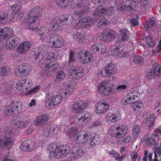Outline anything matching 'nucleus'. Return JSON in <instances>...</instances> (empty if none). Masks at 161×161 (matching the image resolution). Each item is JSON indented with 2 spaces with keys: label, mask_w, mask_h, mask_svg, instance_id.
Returning a JSON list of instances; mask_svg holds the SVG:
<instances>
[{
  "label": "nucleus",
  "mask_w": 161,
  "mask_h": 161,
  "mask_svg": "<svg viewBox=\"0 0 161 161\" xmlns=\"http://www.w3.org/2000/svg\"><path fill=\"white\" fill-rule=\"evenodd\" d=\"M13 138L10 137H5L3 139L0 138V146L9 149L13 145Z\"/></svg>",
  "instance_id": "obj_29"
},
{
  "label": "nucleus",
  "mask_w": 161,
  "mask_h": 161,
  "mask_svg": "<svg viewBox=\"0 0 161 161\" xmlns=\"http://www.w3.org/2000/svg\"><path fill=\"white\" fill-rule=\"evenodd\" d=\"M116 32L112 29L107 28L103 30L100 36V40L104 42H109L114 39Z\"/></svg>",
  "instance_id": "obj_10"
},
{
  "label": "nucleus",
  "mask_w": 161,
  "mask_h": 161,
  "mask_svg": "<svg viewBox=\"0 0 161 161\" xmlns=\"http://www.w3.org/2000/svg\"><path fill=\"white\" fill-rule=\"evenodd\" d=\"M48 116L46 114H41L37 116L34 121V124L37 126H41L46 124Z\"/></svg>",
  "instance_id": "obj_27"
},
{
  "label": "nucleus",
  "mask_w": 161,
  "mask_h": 161,
  "mask_svg": "<svg viewBox=\"0 0 161 161\" xmlns=\"http://www.w3.org/2000/svg\"><path fill=\"white\" fill-rule=\"evenodd\" d=\"M98 92L102 95L108 96L115 93L113 87L106 82H101L98 86Z\"/></svg>",
  "instance_id": "obj_20"
},
{
  "label": "nucleus",
  "mask_w": 161,
  "mask_h": 161,
  "mask_svg": "<svg viewBox=\"0 0 161 161\" xmlns=\"http://www.w3.org/2000/svg\"><path fill=\"white\" fill-rule=\"evenodd\" d=\"M31 46V44L30 42H24L18 46L17 49V52L20 54L25 53L30 50Z\"/></svg>",
  "instance_id": "obj_30"
},
{
  "label": "nucleus",
  "mask_w": 161,
  "mask_h": 161,
  "mask_svg": "<svg viewBox=\"0 0 161 161\" xmlns=\"http://www.w3.org/2000/svg\"><path fill=\"white\" fill-rule=\"evenodd\" d=\"M39 89L37 87L34 88L32 89L30 88L28 89L27 90L28 91L27 92L25 93V94H27L28 93L29 94H33L38 92L39 91Z\"/></svg>",
  "instance_id": "obj_59"
},
{
  "label": "nucleus",
  "mask_w": 161,
  "mask_h": 161,
  "mask_svg": "<svg viewBox=\"0 0 161 161\" xmlns=\"http://www.w3.org/2000/svg\"><path fill=\"white\" fill-rule=\"evenodd\" d=\"M48 58L45 59L43 64L44 67L47 69L52 68L53 66L55 65V60L57 59L56 55L53 53H50Z\"/></svg>",
  "instance_id": "obj_24"
},
{
  "label": "nucleus",
  "mask_w": 161,
  "mask_h": 161,
  "mask_svg": "<svg viewBox=\"0 0 161 161\" xmlns=\"http://www.w3.org/2000/svg\"><path fill=\"white\" fill-rule=\"evenodd\" d=\"M133 60L136 63L139 64L143 63L144 61L142 57L138 55H136L134 56Z\"/></svg>",
  "instance_id": "obj_56"
},
{
  "label": "nucleus",
  "mask_w": 161,
  "mask_h": 161,
  "mask_svg": "<svg viewBox=\"0 0 161 161\" xmlns=\"http://www.w3.org/2000/svg\"><path fill=\"white\" fill-rule=\"evenodd\" d=\"M78 58L79 61L83 64L90 63L93 59L92 54L86 50L80 51L78 53Z\"/></svg>",
  "instance_id": "obj_19"
},
{
  "label": "nucleus",
  "mask_w": 161,
  "mask_h": 161,
  "mask_svg": "<svg viewBox=\"0 0 161 161\" xmlns=\"http://www.w3.org/2000/svg\"><path fill=\"white\" fill-rule=\"evenodd\" d=\"M114 8L113 6L107 7L106 8H97L93 12V16L97 18H100L105 15L108 16L112 14L114 12Z\"/></svg>",
  "instance_id": "obj_18"
},
{
  "label": "nucleus",
  "mask_w": 161,
  "mask_h": 161,
  "mask_svg": "<svg viewBox=\"0 0 161 161\" xmlns=\"http://www.w3.org/2000/svg\"><path fill=\"white\" fill-rule=\"evenodd\" d=\"M45 31H41L38 33V35L40 39L42 41L46 40L47 38V33H48L47 28L46 29L44 30Z\"/></svg>",
  "instance_id": "obj_48"
},
{
  "label": "nucleus",
  "mask_w": 161,
  "mask_h": 161,
  "mask_svg": "<svg viewBox=\"0 0 161 161\" xmlns=\"http://www.w3.org/2000/svg\"><path fill=\"white\" fill-rule=\"evenodd\" d=\"M31 70V65L28 64H22L16 68L14 74L18 78H23L28 75Z\"/></svg>",
  "instance_id": "obj_7"
},
{
  "label": "nucleus",
  "mask_w": 161,
  "mask_h": 161,
  "mask_svg": "<svg viewBox=\"0 0 161 161\" xmlns=\"http://www.w3.org/2000/svg\"><path fill=\"white\" fill-rule=\"evenodd\" d=\"M21 104L20 103L17 102L12 103L5 108V114L8 116H11L18 114L21 111L19 108Z\"/></svg>",
  "instance_id": "obj_11"
},
{
  "label": "nucleus",
  "mask_w": 161,
  "mask_h": 161,
  "mask_svg": "<svg viewBox=\"0 0 161 161\" xmlns=\"http://www.w3.org/2000/svg\"><path fill=\"white\" fill-rule=\"evenodd\" d=\"M130 106L136 113H140L142 110L143 105L142 102L139 101L132 103Z\"/></svg>",
  "instance_id": "obj_34"
},
{
  "label": "nucleus",
  "mask_w": 161,
  "mask_h": 161,
  "mask_svg": "<svg viewBox=\"0 0 161 161\" xmlns=\"http://www.w3.org/2000/svg\"><path fill=\"white\" fill-rule=\"evenodd\" d=\"M92 115L89 112H85L83 115L79 114L77 116V119L80 122L86 123L91 119Z\"/></svg>",
  "instance_id": "obj_32"
},
{
  "label": "nucleus",
  "mask_w": 161,
  "mask_h": 161,
  "mask_svg": "<svg viewBox=\"0 0 161 161\" xmlns=\"http://www.w3.org/2000/svg\"><path fill=\"white\" fill-rule=\"evenodd\" d=\"M21 146L23 147V149L26 151H31L34 150L36 147L35 143L30 140L23 142Z\"/></svg>",
  "instance_id": "obj_31"
},
{
  "label": "nucleus",
  "mask_w": 161,
  "mask_h": 161,
  "mask_svg": "<svg viewBox=\"0 0 161 161\" xmlns=\"http://www.w3.org/2000/svg\"><path fill=\"white\" fill-rule=\"evenodd\" d=\"M119 34L121 36V40L122 42L127 41L129 37V32L126 29L120 30Z\"/></svg>",
  "instance_id": "obj_40"
},
{
  "label": "nucleus",
  "mask_w": 161,
  "mask_h": 161,
  "mask_svg": "<svg viewBox=\"0 0 161 161\" xmlns=\"http://www.w3.org/2000/svg\"><path fill=\"white\" fill-rule=\"evenodd\" d=\"M109 107V105L107 102H100L95 105V112L97 114L104 113L108 110Z\"/></svg>",
  "instance_id": "obj_26"
},
{
  "label": "nucleus",
  "mask_w": 161,
  "mask_h": 161,
  "mask_svg": "<svg viewBox=\"0 0 161 161\" xmlns=\"http://www.w3.org/2000/svg\"><path fill=\"white\" fill-rule=\"evenodd\" d=\"M73 89L69 85L65 84L60 92V93L65 97L69 96L73 92Z\"/></svg>",
  "instance_id": "obj_36"
},
{
  "label": "nucleus",
  "mask_w": 161,
  "mask_h": 161,
  "mask_svg": "<svg viewBox=\"0 0 161 161\" xmlns=\"http://www.w3.org/2000/svg\"><path fill=\"white\" fill-rule=\"evenodd\" d=\"M42 8L36 6L32 8L28 13L27 19V27L29 30L36 29L39 26V18L42 16Z\"/></svg>",
  "instance_id": "obj_3"
},
{
  "label": "nucleus",
  "mask_w": 161,
  "mask_h": 161,
  "mask_svg": "<svg viewBox=\"0 0 161 161\" xmlns=\"http://www.w3.org/2000/svg\"><path fill=\"white\" fill-rule=\"evenodd\" d=\"M117 72V69L114 65L110 64L104 67L98 72V74L101 75L102 76L109 77Z\"/></svg>",
  "instance_id": "obj_22"
},
{
  "label": "nucleus",
  "mask_w": 161,
  "mask_h": 161,
  "mask_svg": "<svg viewBox=\"0 0 161 161\" xmlns=\"http://www.w3.org/2000/svg\"><path fill=\"white\" fill-rule=\"evenodd\" d=\"M68 75L70 78L73 80H79L84 76L82 68L78 66L70 69L68 73Z\"/></svg>",
  "instance_id": "obj_16"
},
{
  "label": "nucleus",
  "mask_w": 161,
  "mask_h": 161,
  "mask_svg": "<svg viewBox=\"0 0 161 161\" xmlns=\"http://www.w3.org/2000/svg\"><path fill=\"white\" fill-rule=\"evenodd\" d=\"M7 39L5 47L7 49H13L20 42L19 38L13 35L12 29L8 27H5L0 29V42Z\"/></svg>",
  "instance_id": "obj_1"
},
{
  "label": "nucleus",
  "mask_w": 161,
  "mask_h": 161,
  "mask_svg": "<svg viewBox=\"0 0 161 161\" xmlns=\"http://www.w3.org/2000/svg\"><path fill=\"white\" fill-rule=\"evenodd\" d=\"M30 122L29 120H19L16 121L14 123V125L16 127L19 129H23L25 128Z\"/></svg>",
  "instance_id": "obj_38"
},
{
  "label": "nucleus",
  "mask_w": 161,
  "mask_h": 161,
  "mask_svg": "<svg viewBox=\"0 0 161 161\" xmlns=\"http://www.w3.org/2000/svg\"><path fill=\"white\" fill-rule=\"evenodd\" d=\"M73 38L79 42H83L85 36L80 32H77L73 35Z\"/></svg>",
  "instance_id": "obj_43"
},
{
  "label": "nucleus",
  "mask_w": 161,
  "mask_h": 161,
  "mask_svg": "<svg viewBox=\"0 0 161 161\" xmlns=\"http://www.w3.org/2000/svg\"><path fill=\"white\" fill-rule=\"evenodd\" d=\"M86 104L83 100H77L73 105L72 109L73 111L76 113H81L86 108Z\"/></svg>",
  "instance_id": "obj_25"
},
{
  "label": "nucleus",
  "mask_w": 161,
  "mask_h": 161,
  "mask_svg": "<svg viewBox=\"0 0 161 161\" xmlns=\"http://www.w3.org/2000/svg\"><path fill=\"white\" fill-rule=\"evenodd\" d=\"M69 59L68 62V64L69 66L72 65L75 61L74 58V52L70 50L69 53Z\"/></svg>",
  "instance_id": "obj_54"
},
{
  "label": "nucleus",
  "mask_w": 161,
  "mask_h": 161,
  "mask_svg": "<svg viewBox=\"0 0 161 161\" xmlns=\"http://www.w3.org/2000/svg\"><path fill=\"white\" fill-rule=\"evenodd\" d=\"M155 137H151L148 138L146 140V144L148 146H151L153 145H158L159 141V137L157 135H154Z\"/></svg>",
  "instance_id": "obj_37"
},
{
  "label": "nucleus",
  "mask_w": 161,
  "mask_h": 161,
  "mask_svg": "<svg viewBox=\"0 0 161 161\" xmlns=\"http://www.w3.org/2000/svg\"><path fill=\"white\" fill-rule=\"evenodd\" d=\"M34 129L32 125H30L26 129L25 131V133L27 135H30L32 133Z\"/></svg>",
  "instance_id": "obj_64"
},
{
  "label": "nucleus",
  "mask_w": 161,
  "mask_h": 161,
  "mask_svg": "<svg viewBox=\"0 0 161 161\" xmlns=\"http://www.w3.org/2000/svg\"><path fill=\"white\" fill-rule=\"evenodd\" d=\"M101 48V51L103 53H105L106 51L105 46L102 43H96L91 46L90 50L95 53H98L99 52V48Z\"/></svg>",
  "instance_id": "obj_33"
},
{
  "label": "nucleus",
  "mask_w": 161,
  "mask_h": 161,
  "mask_svg": "<svg viewBox=\"0 0 161 161\" xmlns=\"http://www.w3.org/2000/svg\"><path fill=\"white\" fill-rule=\"evenodd\" d=\"M43 56L41 53H38L35 55V62L38 63H39L42 59Z\"/></svg>",
  "instance_id": "obj_58"
},
{
  "label": "nucleus",
  "mask_w": 161,
  "mask_h": 161,
  "mask_svg": "<svg viewBox=\"0 0 161 161\" xmlns=\"http://www.w3.org/2000/svg\"><path fill=\"white\" fill-rule=\"evenodd\" d=\"M102 123V121L100 119H98L94 122L92 125V127H97L100 126Z\"/></svg>",
  "instance_id": "obj_63"
},
{
  "label": "nucleus",
  "mask_w": 161,
  "mask_h": 161,
  "mask_svg": "<svg viewBox=\"0 0 161 161\" xmlns=\"http://www.w3.org/2000/svg\"><path fill=\"white\" fill-rule=\"evenodd\" d=\"M138 5V0H127L118 5L117 8L121 10H135Z\"/></svg>",
  "instance_id": "obj_14"
},
{
  "label": "nucleus",
  "mask_w": 161,
  "mask_h": 161,
  "mask_svg": "<svg viewBox=\"0 0 161 161\" xmlns=\"http://www.w3.org/2000/svg\"><path fill=\"white\" fill-rule=\"evenodd\" d=\"M32 85V82L31 80L25 79L18 81L17 83L16 87L17 89L21 92L25 93Z\"/></svg>",
  "instance_id": "obj_21"
},
{
  "label": "nucleus",
  "mask_w": 161,
  "mask_h": 161,
  "mask_svg": "<svg viewBox=\"0 0 161 161\" xmlns=\"http://www.w3.org/2000/svg\"><path fill=\"white\" fill-rule=\"evenodd\" d=\"M123 43L120 42H117L114 45V48L112 50V54L119 58H125L127 57V54L125 53H123Z\"/></svg>",
  "instance_id": "obj_23"
},
{
  "label": "nucleus",
  "mask_w": 161,
  "mask_h": 161,
  "mask_svg": "<svg viewBox=\"0 0 161 161\" xmlns=\"http://www.w3.org/2000/svg\"><path fill=\"white\" fill-rule=\"evenodd\" d=\"M89 3L87 0H80L76 3H75L73 7L75 8H77L78 11H75L74 14L78 17L87 12L89 9Z\"/></svg>",
  "instance_id": "obj_8"
},
{
  "label": "nucleus",
  "mask_w": 161,
  "mask_h": 161,
  "mask_svg": "<svg viewBox=\"0 0 161 161\" xmlns=\"http://www.w3.org/2000/svg\"><path fill=\"white\" fill-rule=\"evenodd\" d=\"M126 155L120 156L119 154L118 153H113L112 156L116 160L119 161H122L124 158H125L126 156Z\"/></svg>",
  "instance_id": "obj_53"
},
{
  "label": "nucleus",
  "mask_w": 161,
  "mask_h": 161,
  "mask_svg": "<svg viewBox=\"0 0 161 161\" xmlns=\"http://www.w3.org/2000/svg\"><path fill=\"white\" fill-rule=\"evenodd\" d=\"M154 114H153L147 115L146 121L145 125L149 127H152L154 123L155 118Z\"/></svg>",
  "instance_id": "obj_39"
},
{
  "label": "nucleus",
  "mask_w": 161,
  "mask_h": 161,
  "mask_svg": "<svg viewBox=\"0 0 161 161\" xmlns=\"http://www.w3.org/2000/svg\"><path fill=\"white\" fill-rule=\"evenodd\" d=\"M48 45L51 47H61L64 45V41L62 37L60 36L54 35L50 38Z\"/></svg>",
  "instance_id": "obj_17"
},
{
  "label": "nucleus",
  "mask_w": 161,
  "mask_h": 161,
  "mask_svg": "<svg viewBox=\"0 0 161 161\" xmlns=\"http://www.w3.org/2000/svg\"><path fill=\"white\" fill-rule=\"evenodd\" d=\"M72 0H56L57 4L60 7H65L69 5Z\"/></svg>",
  "instance_id": "obj_42"
},
{
  "label": "nucleus",
  "mask_w": 161,
  "mask_h": 161,
  "mask_svg": "<svg viewBox=\"0 0 161 161\" xmlns=\"http://www.w3.org/2000/svg\"><path fill=\"white\" fill-rule=\"evenodd\" d=\"M135 92H130L126 97V98L131 103L132 101H133L134 100H136L137 98V96L136 95H135L134 94Z\"/></svg>",
  "instance_id": "obj_51"
},
{
  "label": "nucleus",
  "mask_w": 161,
  "mask_h": 161,
  "mask_svg": "<svg viewBox=\"0 0 161 161\" xmlns=\"http://www.w3.org/2000/svg\"><path fill=\"white\" fill-rule=\"evenodd\" d=\"M50 156L57 158L65 156L70 150V147L68 146H57L56 144H51L49 147Z\"/></svg>",
  "instance_id": "obj_5"
},
{
  "label": "nucleus",
  "mask_w": 161,
  "mask_h": 161,
  "mask_svg": "<svg viewBox=\"0 0 161 161\" xmlns=\"http://www.w3.org/2000/svg\"><path fill=\"white\" fill-rule=\"evenodd\" d=\"M121 118L120 115L118 113L114 114L111 113H108L106 116V119L107 120L112 122H116Z\"/></svg>",
  "instance_id": "obj_35"
},
{
  "label": "nucleus",
  "mask_w": 161,
  "mask_h": 161,
  "mask_svg": "<svg viewBox=\"0 0 161 161\" xmlns=\"http://www.w3.org/2000/svg\"><path fill=\"white\" fill-rule=\"evenodd\" d=\"M84 154L83 150L79 147H75L69 153L70 160L80 157Z\"/></svg>",
  "instance_id": "obj_28"
},
{
  "label": "nucleus",
  "mask_w": 161,
  "mask_h": 161,
  "mask_svg": "<svg viewBox=\"0 0 161 161\" xmlns=\"http://www.w3.org/2000/svg\"><path fill=\"white\" fill-rule=\"evenodd\" d=\"M52 96V93L49 92L46 94V98L45 100V105L48 109H52L54 106H57L62 102L63 97L60 95Z\"/></svg>",
  "instance_id": "obj_6"
},
{
  "label": "nucleus",
  "mask_w": 161,
  "mask_h": 161,
  "mask_svg": "<svg viewBox=\"0 0 161 161\" xmlns=\"http://www.w3.org/2000/svg\"><path fill=\"white\" fill-rule=\"evenodd\" d=\"M11 10L13 14L11 16L12 21L19 20L23 17L24 12L20 5L17 3L14 4L11 6Z\"/></svg>",
  "instance_id": "obj_13"
},
{
  "label": "nucleus",
  "mask_w": 161,
  "mask_h": 161,
  "mask_svg": "<svg viewBox=\"0 0 161 161\" xmlns=\"http://www.w3.org/2000/svg\"><path fill=\"white\" fill-rule=\"evenodd\" d=\"M51 126L50 125L45 128L43 130L44 136L47 137H50L53 136L51 133Z\"/></svg>",
  "instance_id": "obj_49"
},
{
  "label": "nucleus",
  "mask_w": 161,
  "mask_h": 161,
  "mask_svg": "<svg viewBox=\"0 0 161 161\" xmlns=\"http://www.w3.org/2000/svg\"><path fill=\"white\" fill-rule=\"evenodd\" d=\"M66 77L65 74L64 72L61 71H58L56 75L55 79L54 82L55 83H58V82L64 80Z\"/></svg>",
  "instance_id": "obj_41"
},
{
  "label": "nucleus",
  "mask_w": 161,
  "mask_h": 161,
  "mask_svg": "<svg viewBox=\"0 0 161 161\" xmlns=\"http://www.w3.org/2000/svg\"><path fill=\"white\" fill-rule=\"evenodd\" d=\"M108 23V20L105 18H104L103 19L100 20L98 22L97 25L99 27H101L102 25H107Z\"/></svg>",
  "instance_id": "obj_61"
},
{
  "label": "nucleus",
  "mask_w": 161,
  "mask_h": 161,
  "mask_svg": "<svg viewBox=\"0 0 161 161\" xmlns=\"http://www.w3.org/2000/svg\"><path fill=\"white\" fill-rule=\"evenodd\" d=\"M8 14L4 13L2 12L0 14V24H2L4 23L3 21L6 18L8 17Z\"/></svg>",
  "instance_id": "obj_60"
},
{
  "label": "nucleus",
  "mask_w": 161,
  "mask_h": 161,
  "mask_svg": "<svg viewBox=\"0 0 161 161\" xmlns=\"http://www.w3.org/2000/svg\"><path fill=\"white\" fill-rule=\"evenodd\" d=\"M94 21L95 19L94 18L89 16L80 18L78 22L76 24L74 27L77 30L80 28L88 27L93 25Z\"/></svg>",
  "instance_id": "obj_15"
},
{
  "label": "nucleus",
  "mask_w": 161,
  "mask_h": 161,
  "mask_svg": "<svg viewBox=\"0 0 161 161\" xmlns=\"http://www.w3.org/2000/svg\"><path fill=\"white\" fill-rule=\"evenodd\" d=\"M133 135L135 137H137L139 135L140 129L139 126L137 124L134 125L132 128Z\"/></svg>",
  "instance_id": "obj_46"
},
{
  "label": "nucleus",
  "mask_w": 161,
  "mask_h": 161,
  "mask_svg": "<svg viewBox=\"0 0 161 161\" xmlns=\"http://www.w3.org/2000/svg\"><path fill=\"white\" fill-rule=\"evenodd\" d=\"M161 76V67L159 64L155 62H153L150 71L146 74L147 79H154Z\"/></svg>",
  "instance_id": "obj_12"
},
{
  "label": "nucleus",
  "mask_w": 161,
  "mask_h": 161,
  "mask_svg": "<svg viewBox=\"0 0 161 161\" xmlns=\"http://www.w3.org/2000/svg\"><path fill=\"white\" fill-rule=\"evenodd\" d=\"M77 129L75 127L71 128L66 135L69 138L73 136V139L75 142L78 144H82L86 143L90 139V134L84 130L76 132Z\"/></svg>",
  "instance_id": "obj_4"
},
{
  "label": "nucleus",
  "mask_w": 161,
  "mask_h": 161,
  "mask_svg": "<svg viewBox=\"0 0 161 161\" xmlns=\"http://www.w3.org/2000/svg\"><path fill=\"white\" fill-rule=\"evenodd\" d=\"M160 51H161V39L159 41L158 45L156 49L153 50V54L158 56L160 55L159 53Z\"/></svg>",
  "instance_id": "obj_52"
},
{
  "label": "nucleus",
  "mask_w": 161,
  "mask_h": 161,
  "mask_svg": "<svg viewBox=\"0 0 161 161\" xmlns=\"http://www.w3.org/2000/svg\"><path fill=\"white\" fill-rule=\"evenodd\" d=\"M154 152L155 154H158V156H161V148L156 145L154 147Z\"/></svg>",
  "instance_id": "obj_62"
},
{
  "label": "nucleus",
  "mask_w": 161,
  "mask_h": 161,
  "mask_svg": "<svg viewBox=\"0 0 161 161\" xmlns=\"http://www.w3.org/2000/svg\"><path fill=\"white\" fill-rule=\"evenodd\" d=\"M115 130L118 131L115 133L114 130L110 129L108 131V134L112 137L120 139L124 137L128 132V127L125 125H121L115 128Z\"/></svg>",
  "instance_id": "obj_9"
},
{
  "label": "nucleus",
  "mask_w": 161,
  "mask_h": 161,
  "mask_svg": "<svg viewBox=\"0 0 161 161\" xmlns=\"http://www.w3.org/2000/svg\"><path fill=\"white\" fill-rule=\"evenodd\" d=\"M154 23V21L153 19H149L144 25V27L146 30H147L149 28L153 26Z\"/></svg>",
  "instance_id": "obj_55"
},
{
  "label": "nucleus",
  "mask_w": 161,
  "mask_h": 161,
  "mask_svg": "<svg viewBox=\"0 0 161 161\" xmlns=\"http://www.w3.org/2000/svg\"><path fill=\"white\" fill-rule=\"evenodd\" d=\"M100 142V138L98 136L96 135L93 136V138L91 139L90 142V145L92 147H93L99 144Z\"/></svg>",
  "instance_id": "obj_44"
},
{
  "label": "nucleus",
  "mask_w": 161,
  "mask_h": 161,
  "mask_svg": "<svg viewBox=\"0 0 161 161\" xmlns=\"http://www.w3.org/2000/svg\"><path fill=\"white\" fill-rule=\"evenodd\" d=\"M10 68L8 66H3L0 68V72L2 75L6 76L10 72Z\"/></svg>",
  "instance_id": "obj_47"
},
{
  "label": "nucleus",
  "mask_w": 161,
  "mask_h": 161,
  "mask_svg": "<svg viewBox=\"0 0 161 161\" xmlns=\"http://www.w3.org/2000/svg\"><path fill=\"white\" fill-rule=\"evenodd\" d=\"M51 133L52 135H56L59 133L61 130V127L59 125H51Z\"/></svg>",
  "instance_id": "obj_45"
},
{
  "label": "nucleus",
  "mask_w": 161,
  "mask_h": 161,
  "mask_svg": "<svg viewBox=\"0 0 161 161\" xmlns=\"http://www.w3.org/2000/svg\"><path fill=\"white\" fill-rule=\"evenodd\" d=\"M73 20L72 17L69 14H64L59 18L54 19L52 23L47 27L48 33L49 34H52L54 32L61 31L63 25L70 24Z\"/></svg>",
  "instance_id": "obj_2"
},
{
  "label": "nucleus",
  "mask_w": 161,
  "mask_h": 161,
  "mask_svg": "<svg viewBox=\"0 0 161 161\" xmlns=\"http://www.w3.org/2000/svg\"><path fill=\"white\" fill-rule=\"evenodd\" d=\"M107 2V0H94L93 3L97 6L103 7Z\"/></svg>",
  "instance_id": "obj_57"
},
{
  "label": "nucleus",
  "mask_w": 161,
  "mask_h": 161,
  "mask_svg": "<svg viewBox=\"0 0 161 161\" xmlns=\"http://www.w3.org/2000/svg\"><path fill=\"white\" fill-rule=\"evenodd\" d=\"M144 40L147 42V44L150 47H153L155 45V42L149 36L145 37Z\"/></svg>",
  "instance_id": "obj_50"
}]
</instances>
